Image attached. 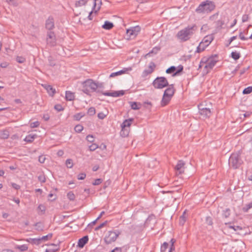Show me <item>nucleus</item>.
Wrapping results in <instances>:
<instances>
[{
    "instance_id": "nucleus-61",
    "label": "nucleus",
    "mask_w": 252,
    "mask_h": 252,
    "mask_svg": "<svg viewBox=\"0 0 252 252\" xmlns=\"http://www.w3.org/2000/svg\"><path fill=\"white\" fill-rule=\"evenodd\" d=\"M239 38L242 40H248L249 37H246L243 34V32H240L239 33Z\"/></svg>"
},
{
    "instance_id": "nucleus-46",
    "label": "nucleus",
    "mask_w": 252,
    "mask_h": 252,
    "mask_svg": "<svg viewBox=\"0 0 252 252\" xmlns=\"http://www.w3.org/2000/svg\"><path fill=\"white\" fill-rule=\"evenodd\" d=\"M54 108L58 112H60L63 110V106L61 104H59L55 105L54 106Z\"/></svg>"
},
{
    "instance_id": "nucleus-59",
    "label": "nucleus",
    "mask_w": 252,
    "mask_h": 252,
    "mask_svg": "<svg viewBox=\"0 0 252 252\" xmlns=\"http://www.w3.org/2000/svg\"><path fill=\"white\" fill-rule=\"evenodd\" d=\"M249 18V15H248V14L243 15L242 16V22L244 23V22L248 21Z\"/></svg>"
},
{
    "instance_id": "nucleus-20",
    "label": "nucleus",
    "mask_w": 252,
    "mask_h": 252,
    "mask_svg": "<svg viewBox=\"0 0 252 252\" xmlns=\"http://www.w3.org/2000/svg\"><path fill=\"white\" fill-rule=\"evenodd\" d=\"M74 94L70 91H66L65 92V98L68 101H72L74 99Z\"/></svg>"
},
{
    "instance_id": "nucleus-22",
    "label": "nucleus",
    "mask_w": 252,
    "mask_h": 252,
    "mask_svg": "<svg viewBox=\"0 0 252 252\" xmlns=\"http://www.w3.org/2000/svg\"><path fill=\"white\" fill-rule=\"evenodd\" d=\"M161 47L160 46H156L154 47L152 50L146 55V57L151 56L152 54H157L158 52L160 50Z\"/></svg>"
},
{
    "instance_id": "nucleus-44",
    "label": "nucleus",
    "mask_w": 252,
    "mask_h": 252,
    "mask_svg": "<svg viewBox=\"0 0 252 252\" xmlns=\"http://www.w3.org/2000/svg\"><path fill=\"white\" fill-rule=\"evenodd\" d=\"M131 108L133 110H138L140 107L138 106V104L136 102H131Z\"/></svg>"
},
{
    "instance_id": "nucleus-35",
    "label": "nucleus",
    "mask_w": 252,
    "mask_h": 252,
    "mask_svg": "<svg viewBox=\"0 0 252 252\" xmlns=\"http://www.w3.org/2000/svg\"><path fill=\"white\" fill-rule=\"evenodd\" d=\"M185 212H184L183 214L180 217L179 224L181 225H183L186 221V217L184 216Z\"/></svg>"
},
{
    "instance_id": "nucleus-38",
    "label": "nucleus",
    "mask_w": 252,
    "mask_h": 252,
    "mask_svg": "<svg viewBox=\"0 0 252 252\" xmlns=\"http://www.w3.org/2000/svg\"><path fill=\"white\" fill-rule=\"evenodd\" d=\"M252 92V86H249L246 88H245L243 91V94H249Z\"/></svg>"
},
{
    "instance_id": "nucleus-33",
    "label": "nucleus",
    "mask_w": 252,
    "mask_h": 252,
    "mask_svg": "<svg viewBox=\"0 0 252 252\" xmlns=\"http://www.w3.org/2000/svg\"><path fill=\"white\" fill-rule=\"evenodd\" d=\"M65 164L67 168H71L73 166V160L70 158L66 159Z\"/></svg>"
},
{
    "instance_id": "nucleus-45",
    "label": "nucleus",
    "mask_w": 252,
    "mask_h": 252,
    "mask_svg": "<svg viewBox=\"0 0 252 252\" xmlns=\"http://www.w3.org/2000/svg\"><path fill=\"white\" fill-rule=\"evenodd\" d=\"M230 210L229 209H228V208L226 209L225 210L223 211V217H224L225 218H228L230 216Z\"/></svg>"
},
{
    "instance_id": "nucleus-41",
    "label": "nucleus",
    "mask_w": 252,
    "mask_h": 252,
    "mask_svg": "<svg viewBox=\"0 0 252 252\" xmlns=\"http://www.w3.org/2000/svg\"><path fill=\"white\" fill-rule=\"evenodd\" d=\"M87 2V0H80L76 3L77 6H81L85 5Z\"/></svg>"
},
{
    "instance_id": "nucleus-23",
    "label": "nucleus",
    "mask_w": 252,
    "mask_h": 252,
    "mask_svg": "<svg viewBox=\"0 0 252 252\" xmlns=\"http://www.w3.org/2000/svg\"><path fill=\"white\" fill-rule=\"evenodd\" d=\"M36 134H29L27 135L25 138L24 139V141H26L28 143H32L34 139L36 137Z\"/></svg>"
},
{
    "instance_id": "nucleus-16",
    "label": "nucleus",
    "mask_w": 252,
    "mask_h": 252,
    "mask_svg": "<svg viewBox=\"0 0 252 252\" xmlns=\"http://www.w3.org/2000/svg\"><path fill=\"white\" fill-rule=\"evenodd\" d=\"M213 39L214 36L212 34L208 35L204 37L201 42H202L203 44H205L204 45L206 47H207L211 43Z\"/></svg>"
},
{
    "instance_id": "nucleus-47",
    "label": "nucleus",
    "mask_w": 252,
    "mask_h": 252,
    "mask_svg": "<svg viewBox=\"0 0 252 252\" xmlns=\"http://www.w3.org/2000/svg\"><path fill=\"white\" fill-rule=\"evenodd\" d=\"M206 223L209 225H212L213 224L212 219L210 217H207L206 218Z\"/></svg>"
},
{
    "instance_id": "nucleus-24",
    "label": "nucleus",
    "mask_w": 252,
    "mask_h": 252,
    "mask_svg": "<svg viewBox=\"0 0 252 252\" xmlns=\"http://www.w3.org/2000/svg\"><path fill=\"white\" fill-rule=\"evenodd\" d=\"M9 136V131L7 130H2L0 133V137L1 139H7Z\"/></svg>"
},
{
    "instance_id": "nucleus-28",
    "label": "nucleus",
    "mask_w": 252,
    "mask_h": 252,
    "mask_svg": "<svg viewBox=\"0 0 252 252\" xmlns=\"http://www.w3.org/2000/svg\"><path fill=\"white\" fill-rule=\"evenodd\" d=\"M15 248L19 250L21 252H24L28 249V247L27 245L24 244L22 245H17L16 246Z\"/></svg>"
},
{
    "instance_id": "nucleus-62",
    "label": "nucleus",
    "mask_w": 252,
    "mask_h": 252,
    "mask_svg": "<svg viewBox=\"0 0 252 252\" xmlns=\"http://www.w3.org/2000/svg\"><path fill=\"white\" fill-rule=\"evenodd\" d=\"M11 186H12V188H13L14 189H17V190L20 189V186L16 183H12Z\"/></svg>"
},
{
    "instance_id": "nucleus-13",
    "label": "nucleus",
    "mask_w": 252,
    "mask_h": 252,
    "mask_svg": "<svg viewBox=\"0 0 252 252\" xmlns=\"http://www.w3.org/2000/svg\"><path fill=\"white\" fill-rule=\"evenodd\" d=\"M185 162L183 160H181L178 161L177 164L175 167L176 171L179 172V174H181L184 173L185 169Z\"/></svg>"
},
{
    "instance_id": "nucleus-15",
    "label": "nucleus",
    "mask_w": 252,
    "mask_h": 252,
    "mask_svg": "<svg viewBox=\"0 0 252 252\" xmlns=\"http://www.w3.org/2000/svg\"><path fill=\"white\" fill-rule=\"evenodd\" d=\"M89 241L88 236L86 235L79 239L77 246L80 248L84 247Z\"/></svg>"
},
{
    "instance_id": "nucleus-57",
    "label": "nucleus",
    "mask_w": 252,
    "mask_h": 252,
    "mask_svg": "<svg viewBox=\"0 0 252 252\" xmlns=\"http://www.w3.org/2000/svg\"><path fill=\"white\" fill-rule=\"evenodd\" d=\"M48 61L49 63V65L50 66H54L55 65L56 63H55V61L53 60V59L51 57H49L48 58Z\"/></svg>"
},
{
    "instance_id": "nucleus-34",
    "label": "nucleus",
    "mask_w": 252,
    "mask_h": 252,
    "mask_svg": "<svg viewBox=\"0 0 252 252\" xmlns=\"http://www.w3.org/2000/svg\"><path fill=\"white\" fill-rule=\"evenodd\" d=\"M84 116H85V113L80 112V113H77L75 115H74V118L75 119V120H76L77 121H79L80 120V119L81 118H82Z\"/></svg>"
},
{
    "instance_id": "nucleus-18",
    "label": "nucleus",
    "mask_w": 252,
    "mask_h": 252,
    "mask_svg": "<svg viewBox=\"0 0 252 252\" xmlns=\"http://www.w3.org/2000/svg\"><path fill=\"white\" fill-rule=\"evenodd\" d=\"M133 120L134 119L133 118H130L127 120H125L124 121V122L122 124L121 127L122 128H124V127L128 128L131 124V122H133Z\"/></svg>"
},
{
    "instance_id": "nucleus-40",
    "label": "nucleus",
    "mask_w": 252,
    "mask_h": 252,
    "mask_svg": "<svg viewBox=\"0 0 252 252\" xmlns=\"http://www.w3.org/2000/svg\"><path fill=\"white\" fill-rule=\"evenodd\" d=\"M169 244L167 242H164L163 244L161 245L160 248V250L161 252H165L166 249L168 248Z\"/></svg>"
},
{
    "instance_id": "nucleus-58",
    "label": "nucleus",
    "mask_w": 252,
    "mask_h": 252,
    "mask_svg": "<svg viewBox=\"0 0 252 252\" xmlns=\"http://www.w3.org/2000/svg\"><path fill=\"white\" fill-rule=\"evenodd\" d=\"M38 179L41 183H45L46 182V178L44 175H41L39 176Z\"/></svg>"
},
{
    "instance_id": "nucleus-55",
    "label": "nucleus",
    "mask_w": 252,
    "mask_h": 252,
    "mask_svg": "<svg viewBox=\"0 0 252 252\" xmlns=\"http://www.w3.org/2000/svg\"><path fill=\"white\" fill-rule=\"evenodd\" d=\"M86 175L84 173H81L77 176V179L80 180H84L86 178Z\"/></svg>"
},
{
    "instance_id": "nucleus-64",
    "label": "nucleus",
    "mask_w": 252,
    "mask_h": 252,
    "mask_svg": "<svg viewBox=\"0 0 252 252\" xmlns=\"http://www.w3.org/2000/svg\"><path fill=\"white\" fill-rule=\"evenodd\" d=\"M111 252H122V250L121 248H116L113 250H112Z\"/></svg>"
},
{
    "instance_id": "nucleus-52",
    "label": "nucleus",
    "mask_w": 252,
    "mask_h": 252,
    "mask_svg": "<svg viewBox=\"0 0 252 252\" xmlns=\"http://www.w3.org/2000/svg\"><path fill=\"white\" fill-rule=\"evenodd\" d=\"M25 61V59L22 57L17 56L16 58V61L19 63H23Z\"/></svg>"
},
{
    "instance_id": "nucleus-9",
    "label": "nucleus",
    "mask_w": 252,
    "mask_h": 252,
    "mask_svg": "<svg viewBox=\"0 0 252 252\" xmlns=\"http://www.w3.org/2000/svg\"><path fill=\"white\" fill-rule=\"evenodd\" d=\"M141 28L139 26L132 27L126 30V36L128 38H134L140 32Z\"/></svg>"
},
{
    "instance_id": "nucleus-60",
    "label": "nucleus",
    "mask_w": 252,
    "mask_h": 252,
    "mask_svg": "<svg viewBox=\"0 0 252 252\" xmlns=\"http://www.w3.org/2000/svg\"><path fill=\"white\" fill-rule=\"evenodd\" d=\"M46 159L45 157L44 156H40L38 158V161L41 163H43Z\"/></svg>"
},
{
    "instance_id": "nucleus-6",
    "label": "nucleus",
    "mask_w": 252,
    "mask_h": 252,
    "mask_svg": "<svg viewBox=\"0 0 252 252\" xmlns=\"http://www.w3.org/2000/svg\"><path fill=\"white\" fill-rule=\"evenodd\" d=\"M228 161L230 167L234 169L239 168L243 163L240 153H232L229 157Z\"/></svg>"
},
{
    "instance_id": "nucleus-32",
    "label": "nucleus",
    "mask_w": 252,
    "mask_h": 252,
    "mask_svg": "<svg viewBox=\"0 0 252 252\" xmlns=\"http://www.w3.org/2000/svg\"><path fill=\"white\" fill-rule=\"evenodd\" d=\"M176 70V67L174 66H171L166 70V73L168 74L174 73Z\"/></svg>"
},
{
    "instance_id": "nucleus-21",
    "label": "nucleus",
    "mask_w": 252,
    "mask_h": 252,
    "mask_svg": "<svg viewBox=\"0 0 252 252\" xmlns=\"http://www.w3.org/2000/svg\"><path fill=\"white\" fill-rule=\"evenodd\" d=\"M114 27V25L112 22L106 21L104 22V24L102 25V27L105 30H110Z\"/></svg>"
},
{
    "instance_id": "nucleus-19",
    "label": "nucleus",
    "mask_w": 252,
    "mask_h": 252,
    "mask_svg": "<svg viewBox=\"0 0 252 252\" xmlns=\"http://www.w3.org/2000/svg\"><path fill=\"white\" fill-rule=\"evenodd\" d=\"M44 88L50 95L53 96L55 94L56 90L55 89L53 88L52 86L45 85L44 86Z\"/></svg>"
},
{
    "instance_id": "nucleus-49",
    "label": "nucleus",
    "mask_w": 252,
    "mask_h": 252,
    "mask_svg": "<svg viewBox=\"0 0 252 252\" xmlns=\"http://www.w3.org/2000/svg\"><path fill=\"white\" fill-rule=\"evenodd\" d=\"M86 139L88 142L93 143L94 141V137L93 135H88L86 137Z\"/></svg>"
},
{
    "instance_id": "nucleus-53",
    "label": "nucleus",
    "mask_w": 252,
    "mask_h": 252,
    "mask_svg": "<svg viewBox=\"0 0 252 252\" xmlns=\"http://www.w3.org/2000/svg\"><path fill=\"white\" fill-rule=\"evenodd\" d=\"M102 182V180L101 179H96L94 180V181L93 183V185L94 186L99 185Z\"/></svg>"
},
{
    "instance_id": "nucleus-5",
    "label": "nucleus",
    "mask_w": 252,
    "mask_h": 252,
    "mask_svg": "<svg viewBox=\"0 0 252 252\" xmlns=\"http://www.w3.org/2000/svg\"><path fill=\"white\" fill-rule=\"evenodd\" d=\"M217 57V55H215L214 57L211 56L209 58L204 57L201 59V64L205 63L204 71L206 74L208 73L216 64L218 62Z\"/></svg>"
},
{
    "instance_id": "nucleus-8",
    "label": "nucleus",
    "mask_w": 252,
    "mask_h": 252,
    "mask_svg": "<svg viewBox=\"0 0 252 252\" xmlns=\"http://www.w3.org/2000/svg\"><path fill=\"white\" fill-rule=\"evenodd\" d=\"M120 234V232L118 230L109 231L104 238L105 242L107 244H109L115 242Z\"/></svg>"
},
{
    "instance_id": "nucleus-29",
    "label": "nucleus",
    "mask_w": 252,
    "mask_h": 252,
    "mask_svg": "<svg viewBox=\"0 0 252 252\" xmlns=\"http://www.w3.org/2000/svg\"><path fill=\"white\" fill-rule=\"evenodd\" d=\"M183 66L182 65H180L178 66L177 69L176 68V70L175 72L172 74V76H175L178 75L181 72H182L183 70Z\"/></svg>"
},
{
    "instance_id": "nucleus-26",
    "label": "nucleus",
    "mask_w": 252,
    "mask_h": 252,
    "mask_svg": "<svg viewBox=\"0 0 252 252\" xmlns=\"http://www.w3.org/2000/svg\"><path fill=\"white\" fill-rule=\"evenodd\" d=\"M204 45V44H203L202 42H201L199 45L197 46L195 53H200L203 51L206 47Z\"/></svg>"
},
{
    "instance_id": "nucleus-31",
    "label": "nucleus",
    "mask_w": 252,
    "mask_h": 252,
    "mask_svg": "<svg viewBox=\"0 0 252 252\" xmlns=\"http://www.w3.org/2000/svg\"><path fill=\"white\" fill-rule=\"evenodd\" d=\"M240 54L237 52H232L231 54V57L234 60H237L240 58Z\"/></svg>"
},
{
    "instance_id": "nucleus-3",
    "label": "nucleus",
    "mask_w": 252,
    "mask_h": 252,
    "mask_svg": "<svg viewBox=\"0 0 252 252\" xmlns=\"http://www.w3.org/2000/svg\"><path fill=\"white\" fill-rule=\"evenodd\" d=\"M216 7L214 2L206 0L202 2L195 9L197 13H209L214 10Z\"/></svg>"
},
{
    "instance_id": "nucleus-37",
    "label": "nucleus",
    "mask_w": 252,
    "mask_h": 252,
    "mask_svg": "<svg viewBox=\"0 0 252 252\" xmlns=\"http://www.w3.org/2000/svg\"><path fill=\"white\" fill-rule=\"evenodd\" d=\"M83 129V126L80 125H76L74 127V130L78 133L81 132Z\"/></svg>"
},
{
    "instance_id": "nucleus-50",
    "label": "nucleus",
    "mask_w": 252,
    "mask_h": 252,
    "mask_svg": "<svg viewBox=\"0 0 252 252\" xmlns=\"http://www.w3.org/2000/svg\"><path fill=\"white\" fill-rule=\"evenodd\" d=\"M52 236V234H49L46 236H43L42 237L40 238L41 241H46L49 238H51Z\"/></svg>"
},
{
    "instance_id": "nucleus-12",
    "label": "nucleus",
    "mask_w": 252,
    "mask_h": 252,
    "mask_svg": "<svg viewBox=\"0 0 252 252\" xmlns=\"http://www.w3.org/2000/svg\"><path fill=\"white\" fill-rule=\"evenodd\" d=\"M45 28L51 31L54 28V20L53 17L49 16L46 21Z\"/></svg>"
},
{
    "instance_id": "nucleus-1",
    "label": "nucleus",
    "mask_w": 252,
    "mask_h": 252,
    "mask_svg": "<svg viewBox=\"0 0 252 252\" xmlns=\"http://www.w3.org/2000/svg\"><path fill=\"white\" fill-rule=\"evenodd\" d=\"M82 91L87 94H90L91 92H95L97 94H101L105 96L119 97L125 94V91L121 90L113 92H103L100 90H97L96 83L92 79H88L83 83Z\"/></svg>"
},
{
    "instance_id": "nucleus-27",
    "label": "nucleus",
    "mask_w": 252,
    "mask_h": 252,
    "mask_svg": "<svg viewBox=\"0 0 252 252\" xmlns=\"http://www.w3.org/2000/svg\"><path fill=\"white\" fill-rule=\"evenodd\" d=\"M129 131V128H125V127H124V128H122V130L120 132L121 136L123 137H125L127 136L128 135Z\"/></svg>"
},
{
    "instance_id": "nucleus-51",
    "label": "nucleus",
    "mask_w": 252,
    "mask_h": 252,
    "mask_svg": "<svg viewBox=\"0 0 252 252\" xmlns=\"http://www.w3.org/2000/svg\"><path fill=\"white\" fill-rule=\"evenodd\" d=\"M98 148V145L96 144H92L89 146V150L91 151H94Z\"/></svg>"
},
{
    "instance_id": "nucleus-25",
    "label": "nucleus",
    "mask_w": 252,
    "mask_h": 252,
    "mask_svg": "<svg viewBox=\"0 0 252 252\" xmlns=\"http://www.w3.org/2000/svg\"><path fill=\"white\" fill-rule=\"evenodd\" d=\"M28 241L32 244H35L36 245H39L41 242L40 238H30Z\"/></svg>"
},
{
    "instance_id": "nucleus-7",
    "label": "nucleus",
    "mask_w": 252,
    "mask_h": 252,
    "mask_svg": "<svg viewBox=\"0 0 252 252\" xmlns=\"http://www.w3.org/2000/svg\"><path fill=\"white\" fill-rule=\"evenodd\" d=\"M153 86L155 89H161L169 85L168 82L164 77H157L153 82Z\"/></svg>"
},
{
    "instance_id": "nucleus-17",
    "label": "nucleus",
    "mask_w": 252,
    "mask_h": 252,
    "mask_svg": "<svg viewBox=\"0 0 252 252\" xmlns=\"http://www.w3.org/2000/svg\"><path fill=\"white\" fill-rule=\"evenodd\" d=\"M155 67H156V65H155V63L154 62H151L149 64L148 69H145L143 73L145 75L150 74L154 71Z\"/></svg>"
},
{
    "instance_id": "nucleus-30",
    "label": "nucleus",
    "mask_w": 252,
    "mask_h": 252,
    "mask_svg": "<svg viewBox=\"0 0 252 252\" xmlns=\"http://www.w3.org/2000/svg\"><path fill=\"white\" fill-rule=\"evenodd\" d=\"M36 226V230L39 231H43L44 229V226L41 222H37L34 225Z\"/></svg>"
},
{
    "instance_id": "nucleus-56",
    "label": "nucleus",
    "mask_w": 252,
    "mask_h": 252,
    "mask_svg": "<svg viewBox=\"0 0 252 252\" xmlns=\"http://www.w3.org/2000/svg\"><path fill=\"white\" fill-rule=\"evenodd\" d=\"M107 115L104 114L103 112H99L97 114V117L99 119L103 120L106 117Z\"/></svg>"
},
{
    "instance_id": "nucleus-4",
    "label": "nucleus",
    "mask_w": 252,
    "mask_h": 252,
    "mask_svg": "<svg viewBox=\"0 0 252 252\" xmlns=\"http://www.w3.org/2000/svg\"><path fill=\"white\" fill-rule=\"evenodd\" d=\"M167 87L168 88L164 91L161 101L160 104L161 106H165L168 104L175 93V90L173 84L168 85Z\"/></svg>"
},
{
    "instance_id": "nucleus-63",
    "label": "nucleus",
    "mask_w": 252,
    "mask_h": 252,
    "mask_svg": "<svg viewBox=\"0 0 252 252\" xmlns=\"http://www.w3.org/2000/svg\"><path fill=\"white\" fill-rule=\"evenodd\" d=\"M96 86H97V89L103 88L104 87L103 83H96Z\"/></svg>"
},
{
    "instance_id": "nucleus-10",
    "label": "nucleus",
    "mask_w": 252,
    "mask_h": 252,
    "mask_svg": "<svg viewBox=\"0 0 252 252\" xmlns=\"http://www.w3.org/2000/svg\"><path fill=\"white\" fill-rule=\"evenodd\" d=\"M47 43L51 46H54L56 44L55 34L53 32L49 31L47 32Z\"/></svg>"
},
{
    "instance_id": "nucleus-11",
    "label": "nucleus",
    "mask_w": 252,
    "mask_h": 252,
    "mask_svg": "<svg viewBox=\"0 0 252 252\" xmlns=\"http://www.w3.org/2000/svg\"><path fill=\"white\" fill-rule=\"evenodd\" d=\"M200 114L204 118H209L211 115V111L209 108L203 107V105L198 106Z\"/></svg>"
},
{
    "instance_id": "nucleus-14",
    "label": "nucleus",
    "mask_w": 252,
    "mask_h": 252,
    "mask_svg": "<svg viewBox=\"0 0 252 252\" xmlns=\"http://www.w3.org/2000/svg\"><path fill=\"white\" fill-rule=\"evenodd\" d=\"M131 69V68H124L123 69L117 71L115 72L112 73L110 76V78H113L117 76L121 75L122 74L126 73L127 71L130 70Z\"/></svg>"
},
{
    "instance_id": "nucleus-48",
    "label": "nucleus",
    "mask_w": 252,
    "mask_h": 252,
    "mask_svg": "<svg viewBox=\"0 0 252 252\" xmlns=\"http://www.w3.org/2000/svg\"><path fill=\"white\" fill-rule=\"evenodd\" d=\"M107 221H104V222L101 223L100 225H99L98 226L96 227L95 228V231H97L100 229H101V228H102L103 227H104L107 223Z\"/></svg>"
},
{
    "instance_id": "nucleus-36",
    "label": "nucleus",
    "mask_w": 252,
    "mask_h": 252,
    "mask_svg": "<svg viewBox=\"0 0 252 252\" xmlns=\"http://www.w3.org/2000/svg\"><path fill=\"white\" fill-rule=\"evenodd\" d=\"M67 198L71 201H73L75 199V196L72 191H69L67 194Z\"/></svg>"
},
{
    "instance_id": "nucleus-42",
    "label": "nucleus",
    "mask_w": 252,
    "mask_h": 252,
    "mask_svg": "<svg viewBox=\"0 0 252 252\" xmlns=\"http://www.w3.org/2000/svg\"><path fill=\"white\" fill-rule=\"evenodd\" d=\"M38 209L41 212V213H39V214L42 215L44 214L46 208L43 205L40 204L38 207Z\"/></svg>"
},
{
    "instance_id": "nucleus-54",
    "label": "nucleus",
    "mask_w": 252,
    "mask_h": 252,
    "mask_svg": "<svg viewBox=\"0 0 252 252\" xmlns=\"http://www.w3.org/2000/svg\"><path fill=\"white\" fill-rule=\"evenodd\" d=\"M40 125V123L38 121H36L34 122L31 123L30 124V126L32 128L37 127Z\"/></svg>"
},
{
    "instance_id": "nucleus-2",
    "label": "nucleus",
    "mask_w": 252,
    "mask_h": 252,
    "mask_svg": "<svg viewBox=\"0 0 252 252\" xmlns=\"http://www.w3.org/2000/svg\"><path fill=\"white\" fill-rule=\"evenodd\" d=\"M197 29V26L195 24L192 26H188L187 27L178 32L177 34V37L181 41H186L194 33Z\"/></svg>"
},
{
    "instance_id": "nucleus-39",
    "label": "nucleus",
    "mask_w": 252,
    "mask_h": 252,
    "mask_svg": "<svg viewBox=\"0 0 252 252\" xmlns=\"http://www.w3.org/2000/svg\"><path fill=\"white\" fill-rule=\"evenodd\" d=\"M87 113L89 115L93 116L95 114V109L94 107H91L88 109Z\"/></svg>"
},
{
    "instance_id": "nucleus-43",
    "label": "nucleus",
    "mask_w": 252,
    "mask_h": 252,
    "mask_svg": "<svg viewBox=\"0 0 252 252\" xmlns=\"http://www.w3.org/2000/svg\"><path fill=\"white\" fill-rule=\"evenodd\" d=\"M252 208V203L247 204L245 207L243 208V211L244 212H248L249 210Z\"/></svg>"
}]
</instances>
